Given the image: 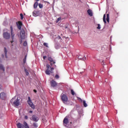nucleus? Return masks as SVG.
<instances>
[{"mask_svg":"<svg viewBox=\"0 0 128 128\" xmlns=\"http://www.w3.org/2000/svg\"><path fill=\"white\" fill-rule=\"evenodd\" d=\"M80 100H82V99L81 98H80Z\"/></svg>","mask_w":128,"mask_h":128,"instance_id":"45","label":"nucleus"},{"mask_svg":"<svg viewBox=\"0 0 128 128\" xmlns=\"http://www.w3.org/2000/svg\"><path fill=\"white\" fill-rule=\"evenodd\" d=\"M16 98H14L10 100V102L12 104H14L16 106H18L20 104V98H17L16 100H15Z\"/></svg>","mask_w":128,"mask_h":128,"instance_id":"2","label":"nucleus"},{"mask_svg":"<svg viewBox=\"0 0 128 128\" xmlns=\"http://www.w3.org/2000/svg\"><path fill=\"white\" fill-rule=\"evenodd\" d=\"M55 77H56V79H58L59 78H60L58 74H56V76H55Z\"/></svg>","mask_w":128,"mask_h":128,"instance_id":"32","label":"nucleus"},{"mask_svg":"<svg viewBox=\"0 0 128 128\" xmlns=\"http://www.w3.org/2000/svg\"><path fill=\"white\" fill-rule=\"evenodd\" d=\"M4 38L6 40H8L10 38V35L8 32H4Z\"/></svg>","mask_w":128,"mask_h":128,"instance_id":"8","label":"nucleus"},{"mask_svg":"<svg viewBox=\"0 0 128 128\" xmlns=\"http://www.w3.org/2000/svg\"><path fill=\"white\" fill-rule=\"evenodd\" d=\"M61 96H62V100L63 101V102L64 103H65L68 101V98L66 95L62 94Z\"/></svg>","mask_w":128,"mask_h":128,"instance_id":"6","label":"nucleus"},{"mask_svg":"<svg viewBox=\"0 0 128 128\" xmlns=\"http://www.w3.org/2000/svg\"><path fill=\"white\" fill-rule=\"evenodd\" d=\"M65 28H68V27H67V26H66V27H65Z\"/></svg>","mask_w":128,"mask_h":128,"instance_id":"42","label":"nucleus"},{"mask_svg":"<svg viewBox=\"0 0 128 128\" xmlns=\"http://www.w3.org/2000/svg\"><path fill=\"white\" fill-rule=\"evenodd\" d=\"M28 116H24V118L26 119V120H28Z\"/></svg>","mask_w":128,"mask_h":128,"instance_id":"35","label":"nucleus"},{"mask_svg":"<svg viewBox=\"0 0 128 128\" xmlns=\"http://www.w3.org/2000/svg\"><path fill=\"white\" fill-rule=\"evenodd\" d=\"M48 60L51 63H52V62H53L54 64H56V62L54 61V60L52 59V58L49 57L48 58Z\"/></svg>","mask_w":128,"mask_h":128,"instance_id":"16","label":"nucleus"},{"mask_svg":"<svg viewBox=\"0 0 128 128\" xmlns=\"http://www.w3.org/2000/svg\"><path fill=\"white\" fill-rule=\"evenodd\" d=\"M62 19L61 18H58V19L56 21V22H60V20Z\"/></svg>","mask_w":128,"mask_h":128,"instance_id":"31","label":"nucleus"},{"mask_svg":"<svg viewBox=\"0 0 128 128\" xmlns=\"http://www.w3.org/2000/svg\"><path fill=\"white\" fill-rule=\"evenodd\" d=\"M38 6H39V7H40V8H42V7H43V6H42V4H38Z\"/></svg>","mask_w":128,"mask_h":128,"instance_id":"30","label":"nucleus"},{"mask_svg":"<svg viewBox=\"0 0 128 128\" xmlns=\"http://www.w3.org/2000/svg\"><path fill=\"white\" fill-rule=\"evenodd\" d=\"M57 38L58 40H60V38H61L60 37V36H58V37H57Z\"/></svg>","mask_w":128,"mask_h":128,"instance_id":"36","label":"nucleus"},{"mask_svg":"<svg viewBox=\"0 0 128 128\" xmlns=\"http://www.w3.org/2000/svg\"><path fill=\"white\" fill-rule=\"evenodd\" d=\"M20 18H21L22 20H23V19H24V16L22 15V14H20Z\"/></svg>","mask_w":128,"mask_h":128,"instance_id":"29","label":"nucleus"},{"mask_svg":"<svg viewBox=\"0 0 128 128\" xmlns=\"http://www.w3.org/2000/svg\"><path fill=\"white\" fill-rule=\"evenodd\" d=\"M30 120H33L34 122H38L39 120V118L38 116L36 115H34L32 116V117L30 118Z\"/></svg>","mask_w":128,"mask_h":128,"instance_id":"7","label":"nucleus"},{"mask_svg":"<svg viewBox=\"0 0 128 128\" xmlns=\"http://www.w3.org/2000/svg\"><path fill=\"white\" fill-rule=\"evenodd\" d=\"M0 70H2V72L5 71V68L2 64H0Z\"/></svg>","mask_w":128,"mask_h":128,"instance_id":"17","label":"nucleus"},{"mask_svg":"<svg viewBox=\"0 0 128 128\" xmlns=\"http://www.w3.org/2000/svg\"><path fill=\"white\" fill-rule=\"evenodd\" d=\"M102 65L104 64V60H102Z\"/></svg>","mask_w":128,"mask_h":128,"instance_id":"33","label":"nucleus"},{"mask_svg":"<svg viewBox=\"0 0 128 128\" xmlns=\"http://www.w3.org/2000/svg\"><path fill=\"white\" fill-rule=\"evenodd\" d=\"M71 94H72V96H74L75 94V93L72 90H71Z\"/></svg>","mask_w":128,"mask_h":128,"instance_id":"27","label":"nucleus"},{"mask_svg":"<svg viewBox=\"0 0 128 128\" xmlns=\"http://www.w3.org/2000/svg\"><path fill=\"white\" fill-rule=\"evenodd\" d=\"M20 35L22 40H24L26 38V32H24V30L22 28L20 32Z\"/></svg>","mask_w":128,"mask_h":128,"instance_id":"4","label":"nucleus"},{"mask_svg":"<svg viewBox=\"0 0 128 128\" xmlns=\"http://www.w3.org/2000/svg\"><path fill=\"white\" fill-rule=\"evenodd\" d=\"M50 83H51V86L52 87H55V86H57V84L56 82V81H54V80H52V81H51Z\"/></svg>","mask_w":128,"mask_h":128,"instance_id":"11","label":"nucleus"},{"mask_svg":"<svg viewBox=\"0 0 128 128\" xmlns=\"http://www.w3.org/2000/svg\"><path fill=\"white\" fill-rule=\"evenodd\" d=\"M4 54H2L1 57L4 59L6 58V60H8V49L6 48H4Z\"/></svg>","mask_w":128,"mask_h":128,"instance_id":"3","label":"nucleus"},{"mask_svg":"<svg viewBox=\"0 0 128 128\" xmlns=\"http://www.w3.org/2000/svg\"><path fill=\"white\" fill-rule=\"evenodd\" d=\"M6 97V95L4 92H2L0 94V98L2 100H4Z\"/></svg>","mask_w":128,"mask_h":128,"instance_id":"9","label":"nucleus"},{"mask_svg":"<svg viewBox=\"0 0 128 128\" xmlns=\"http://www.w3.org/2000/svg\"><path fill=\"white\" fill-rule=\"evenodd\" d=\"M26 56H25V59L24 60V63H26Z\"/></svg>","mask_w":128,"mask_h":128,"instance_id":"34","label":"nucleus"},{"mask_svg":"<svg viewBox=\"0 0 128 128\" xmlns=\"http://www.w3.org/2000/svg\"><path fill=\"white\" fill-rule=\"evenodd\" d=\"M10 30H11V36L12 38V40H11V44H12V42H14L15 34L14 32L13 28L12 26H10Z\"/></svg>","mask_w":128,"mask_h":128,"instance_id":"5","label":"nucleus"},{"mask_svg":"<svg viewBox=\"0 0 128 128\" xmlns=\"http://www.w3.org/2000/svg\"><path fill=\"white\" fill-rule=\"evenodd\" d=\"M24 71H25V72L26 74V76H28L29 74V73L28 72V70H26V68L24 69Z\"/></svg>","mask_w":128,"mask_h":128,"instance_id":"24","label":"nucleus"},{"mask_svg":"<svg viewBox=\"0 0 128 128\" xmlns=\"http://www.w3.org/2000/svg\"><path fill=\"white\" fill-rule=\"evenodd\" d=\"M34 92H35V93H36V90H34Z\"/></svg>","mask_w":128,"mask_h":128,"instance_id":"38","label":"nucleus"},{"mask_svg":"<svg viewBox=\"0 0 128 128\" xmlns=\"http://www.w3.org/2000/svg\"><path fill=\"white\" fill-rule=\"evenodd\" d=\"M103 21L106 24V14H104V16H103Z\"/></svg>","mask_w":128,"mask_h":128,"instance_id":"20","label":"nucleus"},{"mask_svg":"<svg viewBox=\"0 0 128 128\" xmlns=\"http://www.w3.org/2000/svg\"><path fill=\"white\" fill-rule=\"evenodd\" d=\"M50 65H51V66H52V63L51 62V64H50Z\"/></svg>","mask_w":128,"mask_h":128,"instance_id":"40","label":"nucleus"},{"mask_svg":"<svg viewBox=\"0 0 128 128\" xmlns=\"http://www.w3.org/2000/svg\"><path fill=\"white\" fill-rule=\"evenodd\" d=\"M106 21L108 22H110V14H106Z\"/></svg>","mask_w":128,"mask_h":128,"instance_id":"19","label":"nucleus"},{"mask_svg":"<svg viewBox=\"0 0 128 128\" xmlns=\"http://www.w3.org/2000/svg\"><path fill=\"white\" fill-rule=\"evenodd\" d=\"M46 68H47V70L45 71V72L47 75H50V74L54 73V72H53V70H54V68H51L50 66L48 64H46Z\"/></svg>","mask_w":128,"mask_h":128,"instance_id":"1","label":"nucleus"},{"mask_svg":"<svg viewBox=\"0 0 128 128\" xmlns=\"http://www.w3.org/2000/svg\"><path fill=\"white\" fill-rule=\"evenodd\" d=\"M44 46L46 47V48H48V43L44 42Z\"/></svg>","mask_w":128,"mask_h":128,"instance_id":"26","label":"nucleus"},{"mask_svg":"<svg viewBox=\"0 0 128 128\" xmlns=\"http://www.w3.org/2000/svg\"><path fill=\"white\" fill-rule=\"evenodd\" d=\"M78 59L80 60H86V57L84 56L83 58H80V56H78Z\"/></svg>","mask_w":128,"mask_h":128,"instance_id":"18","label":"nucleus"},{"mask_svg":"<svg viewBox=\"0 0 128 128\" xmlns=\"http://www.w3.org/2000/svg\"><path fill=\"white\" fill-rule=\"evenodd\" d=\"M36 0L37 2H38V1H39L40 0Z\"/></svg>","mask_w":128,"mask_h":128,"instance_id":"41","label":"nucleus"},{"mask_svg":"<svg viewBox=\"0 0 128 128\" xmlns=\"http://www.w3.org/2000/svg\"><path fill=\"white\" fill-rule=\"evenodd\" d=\"M83 104H84V107H87L88 106V104H87L86 103V102L85 100H84L83 101Z\"/></svg>","mask_w":128,"mask_h":128,"instance_id":"22","label":"nucleus"},{"mask_svg":"<svg viewBox=\"0 0 128 128\" xmlns=\"http://www.w3.org/2000/svg\"><path fill=\"white\" fill-rule=\"evenodd\" d=\"M27 44H28V42H26V41L24 42V46H26Z\"/></svg>","mask_w":128,"mask_h":128,"instance_id":"25","label":"nucleus"},{"mask_svg":"<svg viewBox=\"0 0 128 128\" xmlns=\"http://www.w3.org/2000/svg\"><path fill=\"white\" fill-rule=\"evenodd\" d=\"M28 99L30 100V97L28 98Z\"/></svg>","mask_w":128,"mask_h":128,"instance_id":"44","label":"nucleus"},{"mask_svg":"<svg viewBox=\"0 0 128 128\" xmlns=\"http://www.w3.org/2000/svg\"><path fill=\"white\" fill-rule=\"evenodd\" d=\"M88 15L90 16H93L92 12L90 10H88Z\"/></svg>","mask_w":128,"mask_h":128,"instance_id":"15","label":"nucleus"},{"mask_svg":"<svg viewBox=\"0 0 128 128\" xmlns=\"http://www.w3.org/2000/svg\"><path fill=\"white\" fill-rule=\"evenodd\" d=\"M28 104L30 105V106L33 109H34L35 108L34 106V104L30 100H28Z\"/></svg>","mask_w":128,"mask_h":128,"instance_id":"12","label":"nucleus"},{"mask_svg":"<svg viewBox=\"0 0 128 128\" xmlns=\"http://www.w3.org/2000/svg\"><path fill=\"white\" fill-rule=\"evenodd\" d=\"M43 58L44 60H45L46 58V56H44Z\"/></svg>","mask_w":128,"mask_h":128,"instance_id":"37","label":"nucleus"},{"mask_svg":"<svg viewBox=\"0 0 128 128\" xmlns=\"http://www.w3.org/2000/svg\"><path fill=\"white\" fill-rule=\"evenodd\" d=\"M16 25H17L18 28L19 30H20V28H22V22H16Z\"/></svg>","mask_w":128,"mask_h":128,"instance_id":"10","label":"nucleus"},{"mask_svg":"<svg viewBox=\"0 0 128 128\" xmlns=\"http://www.w3.org/2000/svg\"><path fill=\"white\" fill-rule=\"evenodd\" d=\"M38 13H39V12H35L34 11L33 12H32V15L34 16H38Z\"/></svg>","mask_w":128,"mask_h":128,"instance_id":"14","label":"nucleus"},{"mask_svg":"<svg viewBox=\"0 0 128 128\" xmlns=\"http://www.w3.org/2000/svg\"><path fill=\"white\" fill-rule=\"evenodd\" d=\"M98 26L97 28L100 30L101 28L100 24H98Z\"/></svg>","mask_w":128,"mask_h":128,"instance_id":"28","label":"nucleus"},{"mask_svg":"<svg viewBox=\"0 0 128 128\" xmlns=\"http://www.w3.org/2000/svg\"><path fill=\"white\" fill-rule=\"evenodd\" d=\"M63 122L64 123V125L66 126V124L68 123V118H65L63 120Z\"/></svg>","mask_w":128,"mask_h":128,"instance_id":"13","label":"nucleus"},{"mask_svg":"<svg viewBox=\"0 0 128 128\" xmlns=\"http://www.w3.org/2000/svg\"><path fill=\"white\" fill-rule=\"evenodd\" d=\"M38 6V2H35L34 5V8H37Z\"/></svg>","mask_w":128,"mask_h":128,"instance_id":"21","label":"nucleus"},{"mask_svg":"<svg viewBox=\"0 0 128 128\" xmlns=\"http://www.w3.org/2000/svg\"><path fill=\"white\" fill-rule=\"evenodd\" d=\"M30 112V113H32V110H30V112Z\"/></svg>","mask_w":128,"mask_h":128,"instance_id":"39","label":"nucleus"},{"mask_svg":"<svg viewBox=\"0 0 128 128\" xmlns=\"http://www.w3.org/2000/svg\"><path fill=\"white\" fill-rule=\"evenodd\" d=\"M33 126H34V128H38V124L36 122H34L33 124Z\"/></svg>","mask_w":128,"mask_h":128,"instance_id":"23","label":"nucleus"},{"mask_svg":"<svg viewBox=\"0 0 128 128\" xmlns=\"http://www.w3.org/2000/svg\"><path fill=\"white\" fill-rule=\"evenodd\" d=\"M1 90V88H0V90Z\"/></svg>","mask_w":128,"mask_h":128,"instance_id":"43","label":"nucleus"}]
</instances>
